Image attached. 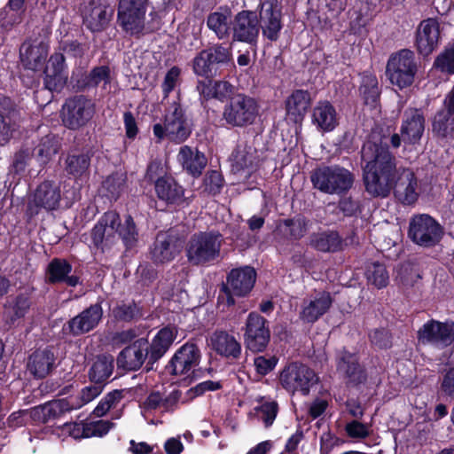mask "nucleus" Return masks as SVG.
Masks as SVG:
<instances>
[{
	"label": "nucleus",
	"mask_w": 454,
	"mask_h": 454,
	"mask_svg": "<svg viewBox=\"0 0 454 454\" xmlns=\"http://www.w3.org/2000/svg\"><path fill=\"white\" fill-rule=\"evenodd\" d=\"M255 412L260 419L262 420L266 427H270L278 411V404L276 401H264L259 407H256Z\"/></svg>",
	"instance_id": "6e6d98bb"
},
{
	"label": "nucleus",
	"mask_w": 454,
	"mask_h": 454,
	"mask_svg": "<svg viewBox=\"0 0 454 454\" xmlns=\"http://www.w3.org/2000/svg\"><path fill=\"white\" fill-rule=\"evenodd\" d=\"M259 29L264 37L275 42L278 39L282 29V15L278 4L273 0H265L259 13Z\"/></svg>",
	"instance_id": "aec40b11"
},
{
	"label": "nucleus",
	"mask_w": 454,
	"mask_h": 454,
	"mask_svg": "<svg viewBox=\"0 0 454 454\" xmlns=\"http://www.w3.org/2000/svg\"><path fill=\"white\" fill-rule=\"evenodd\" d=\"M125 184V177L122 174L114 173L108 176L102 183V192L110 200H117Z\"/></svg>",
	"instance_id": "09e8293b"
},
{
	"label": "nucleus",
	"mask_w": 454,
	"mask_h": 454,
	"mask_svg": "<svg viewBox=\"0 0 454 454\" xmlns=\"http://www.w3.org/2000/svg\"><path fill=\"white\" fill-rule=\"evenodd\" d=\"M96 113L95 103L84 95H75L66 99L61 109L63 125L70 130L86 127Z\"/></svg>",
	"instance_id": "6e6552de"
},
{
	"label": "nucleus",
	"mask_w": 454,
	"mask_h": 454,
	"mask_svg": "<svg viewBox=\"0 0 454 454\" xmlns=\"http://www.w3.org/2000/svg\"><path fill=\"white\" fill-rule=\"evenodd\" d=\"M309 245L323 253H337L342 251L346 246L344 239L336 231L312 233L309 237Z\"/></svg>",
	"instance_id": "c9c22d12"
},
{
	"label": "nucleus",
	"mask_w": 454,
	"mask_h": 454,
	"mask_svg": "<svg viewBox=\"0 0 454 454\" xmlns=\"http://www.w3.org/2000/svg\"><path fill=\"white\" fill-rule=\"evenodd\" d=\"M434 66L442 72L454 74V43L437 56Z\"/></svg>",
	"instance_id": "4d7b16f0"
},
{
	"label": "nucleus",
	"mask_w": 454,
	"mask_h": 454,
	"mask_svg": "<svg viewBox=\"0 0 454 454\" xmlns=\"http://www.w3.org/2000/svg\"><path fill=\"white\" fill-rule=\"evenodd\" d=\"M148 0H119L117 22L129 35H140L145 28Z\"/></svg>",
	"instance_id": "9d476101"
},
{
	"label": "nucleus",
	"mask_w": 454,
	"mask_h": 454,
	"mask_svg": "<svg viewBox=\"0 0 454 454\" xmlns=\"http://www.w3.org/2000/svg\"><path fill=\"white\" fill-rule=\"evenodd\" d=\"M451 114L442 110L434 118L432 132L434 137L440 139H448L454 136V121L450 118Z\"/></svg>",
	"instance_id": "a18cd8bd"
},
{
	"label": "nucleus",
	"mask_w": 454,
	"mask_h": 454,
	"mask_svg": "<svg viewBox=\"0 0 454 454\" xmlns=\"http://www.w3.org/2000/svg\"><path fill=\"white\" fill-rule=\"evenodd\" d=\"M417 70L414 53L404 49L390 57L386 74L393 85L403 89L412 84Z\"/></svg>",
	"instance_id": "1a4fd4ad"
},
{
	"label": "nucleus",
	"mask_w": 454,
	"mask_h": 454,
	"mask_svg": "<svg viewBox=\"0 0 454 454\" xmlns=\"http://www.w3.org/2000/svg\"><path fill=\"white\" fill-rule=\"evenodd\" d=\"M177 160L183 169L194 177L201 175L207 162L203 153L200 152L198 148L189 145H184L179 149Z\"/></svg>",
	"instance_id": "473e14b6"
},
{
	"label": "nucleus",
	"mask_w": 454,
	"mask_h": 454,
	"mask_svg": "<svg viewBox=\"0 0 454 454\" xmlns=\"http://www.w3.org/2000/svg\"><path fill=\"white\" fill-rule=\"evenodd\" d=\"M103 317V309L99 303H95L83 309L77 316L67 321L65 329L74 336L87 333L95 329Z\"/></svg>",
	"instance_id": "5701e85b"
},
{
	"label": "nucleus",
	"mask_w": 454,
	"mask_h": 454,
	"mask_svg": "<svg viewBox=\"0 0 454 454\" xmlns=\"http://www.w3.org/2000/svg\"><path fill=\"white\" fill-rule=\"evenodd\" d=\"M174 339V331L169 327L161 329L152 342L140 338L120 352L117 365L126 371H137L146 362V371H151L169 348Z\"/></svg>",
	"instance_id": "f03ea898"
},
{
	"label": "nucleus",
	"mask_w": 454,
	"mask_h": 454,
	"mask_svg": "<svg viewBox=\"0 0 454 454\" xmlns=\"http://www.w3.org/2000/svg\"><path fill=\"white\" fill-rule=\"evenodd\" d=\"M232 59L231 49L223 43H215L200 51L192 60L193 73L203 78H214L221 74V67Z\"/></svg>",
	"instance_id": "0eeeda50"
},
{
	"label": "nucleus",
	"mask_w": 454,
	"mask_h": 454,
	"mask_svg": "<svg viewBox=\"0 0 454 454\" xmlns=\"http://www.w3.org/2000/svg\"><path fill=\"white\" fill-rule=\"evenodd\" d=\"M184 240L175 231L159 232L150 247V259L156 265L172 262L183 248Z\"/></svg>",
	"instance_id": "2eb2a0df"
},
{
	"label": "nucleus",
	"mask_w": 454,
	"mask_h": 454,
	"mask_svg": "<svg viewBox=\"0 0 454 454\" xmlns=\"http://www.w3.org/2000/svg\"><path fill=\"white\" fill-rule=\"evenodd\" d=\"M61 200L60 186L54 181L45 180L35 189L33 199L29 202V209L43 208L47 211L55 210L59 207Z\"/></svg>",
	"instance_id": "a878e982"
},
{
	"label": "nucleus",
	"mask_w": 454,
	"mask_h": 454,
	"mask_svg": "<svg viewBox=\"0 0 454 454\" xmlns=\"http://www.w3.org/2000/svg\"><path fill=\"white\" fill-rule=\"evenodd\" d=\"M277 364L278 358L275 356H259L254 358V366L256 368V372L261 375L268 374L276 367Z\"/></svg>",
	"instance_id": "774afa93"
},
{
	"label": "nucleus",
	"mask_w": 454,
	"mask_h": 454,
	"mask_svg": "<svg viewBox=\"0 0 454 454\" xmlns=\"http://www.w3.org/2000/svg\"><path fill=\"white\" fill-rule=\"evenodd\" d=\"M418 340L423 345L446 348L454 342V323L431 319L418 331Z\"/></svg>",
	"instance_id": "dca6fc26"
},
{
	"label": "nucleus",
	"mask_w": 454,
	"mask_h": 454,
	"mask_svg": "<svg viewBox=\"0 0 454 454\" xmlns=\"http://www.w3.org/2000/svg\"><path fill=\"white\" fill-rule=\"evenodd\" d=\"M387 139L373 137L361 149L363 178L365 191L372 197H387L394 191L395 198L410 205L419 197L414 173L396 168L395 157L387 150Z\"/></svg>",
	"instance_id": "f257e3e1"
},
{
	"label": "nucleus",
	"mask_w": 454,
	"mask_h": 454,
	"mask_svg": "<svg viewBox=\"0 0 454 454\" xmlns=\"http://www.w3.org/2000/svg\"><path fill=\"white\" fill-rule=\"evenodd\" d=\"M259 35V20L255 12H239L232 21V38L247 43H254Z\"/></svg>",
	"instance_id": "4be33fe9"
},
{
	"label": "nucleus",
	"mask_w": 454,
	"mask_h": 454,
	"mask_svg": "<svg viewBox=\"0 0 454 454\" xmlns=\"http://www.w3.org/2000/svg\"><path fill=\"white\" fill-rule=\"evenodd\" d=\"M440 37L439 23L436 19L422 20L416 33V46L419 54L428 56L437 47Z\"/></svg>",
	"instance_id": "bb28decb"
},
{
	"label": "nucleus",
	"mask_w": 454,
	"mask_h": 454,
	"mask_svg": "<svg viewBox=\"0 0 454 454\" xmlns=\"http://www.w3.org/2000/svg\"><path fill=\"white\" fill-rule=\"evenodd\" d=\"M234 87L227 81L218 80L213 82V98L223 102L228 100L233 92Z\"/></svg>",
	"instance_id": "0e129e2a"
},
{
	"label": "nucleus",
	"mask_w": 454,
	"mask_h": 454,
	"mask_svg": "<svg viewBox=\"0 0 454 454\" xmlns=\"http://www.w3.org/2000/svg\"><path fill=\"white\" fill-rule=\"evenodd\" d=\"M102 390L103 385L97 383L83 387L76 397L68 399L69 404L72 405V410L79 409L86 403H90L98 395H99Z\"/></svg>",
	"instance_id": "603ef678"
},
{
	"label": "nucleus",
	"mask_w": 454,
	"mask_h": 454,
	"mask_svg": "<svg viewBox=\"0 0 454 454\" xmlns=\"http://www.w3.org/2000/svg\"><path fill=\"white\" fill-rule=\"evenodd\" d=\"M223 186V176L216 170L208 171L204 177L205 191L209 194H218Z\"/></svg>",
	"instance_id": "052dcab7"
},
{
	"label": "nucleus",
	"mask_w": 454,
	"mask_h": 454,
	"mask_svg": "<svg viewBox=\"0 0 454 454\" xmlns=\"http://www.w3.org/2000/svg\"><path fill=\"white\" fill-rule=\"evenodd\" d=\"M254 151L246 145H239L231 154V171L234 174L247 172V177L254 164Z\"/></svg>",
	"instance_id": "ea45409f"
},
{
	"label": "nucleus",
	"mask_w": 454,
	"mask_h": 454,
	"mask_svg": "<svg viewBox=\"0 0 454 454\" xmlns=\"http://www.w3.org/2000/svg\"><path fill=\"white\" fill-rule=\"evenodd\" d=\"M442 235V227L429 215H417L410 220L408 236L420 247H434Z\"/></svg>",
	"instance_id": "f8f14e48"
},
{
	"label": "nucleus",
	"mask_w": 454,
	"mask_h": 454,
	"mask_svg": "<svg viewBox=\"0 0 454 454\" xmlns=\"http://www.w3.org/2000/svg\"><path fill=\"white\" fill-rule=\"evenodd\" d=\"M20 54L21 60L27 66L35 69L45 60L48 54V45L43 42L36 44L25 42L20 46Z\"/></svg>",
	"instance_id": "58836bf2"
},
{
	"label": "nucleus",
	"mask_w": 454,
	"mask_h": 454,
	"mask_svg": "<svg viewBox=\"0 0 454 454\" xmlns=\"http://www.w3.org/2000/svg\"><path fill=\"white\" fill-rule=\"evenodd\" d=\"M256 280V272L253 267L244 266L232 269L223 284L221 291L223 293L229 306L235 304L233 296H246L248 294Z\"/></svg>",
	"instance_id": "ddd939ff"
},
{
	"label": "nucleus",
	"mask_w": 454,
	"mask_h": 454,
	"mask_svg": "<svg viewBox=\"0 0 454 454\" xmlns=\"http://www.w3.org/2000/svg\"><path fill=\"white\" fill-rule=\"evenodd\" d=\"M113 370L114 357L106 355L98 356L90 369V380L91 382L103 385L112 375Z\"/></svg>",
	"instance_id": "37998d69"
},
{
	"label": "nucleus",
	"mask_w": 454,
	"mask_h": 454,
	"mask_svg": "<svg viewBox=\"0 0 454 454\" xmlns=\"http://www.w3.org/2000/svg\"><path fill=\"white\" fill-rule=\"evenodd\" d=\"M200 351L194 343H185L175 353L167 369L173 375H184L199 364Z\"/></svg>",
	"instance_id": "393cba45"
},
{
	"label": "nucleus",
	"mask_w": 454,
	"mask_h": 454,
	"mask_svg": "<svg viewBox=\"0 0 454 454\" xmlns=\"http://www.w3.org/2000/svg\"><path fill=\"white\" fill-rule=\"evenodd\" d=\"M314 188L326 194L340 195L348 192L355 181V176L348 169L339 165L321 166L310 175Z\"/></svg>",
	"instance_id": "20e7f679"
},
{
	"label": "nucleus",
	"mask_w": 454,
	"mask_h": 454,
	"mask_svg": "<svg viewBox=\"0 0 454 454\" xmlns=\"http://www.w3.org/2000/svg\"><path fill=\"white\" fill-rule=\"evenodd\" d=\"M55 363L54 354L48 349L36 350L29 356L27 370L35 378H44L52 370Z\"/></svg>",
	"instance_id": "e433bc0d"
},
{
	"label": "nucleus",
	"mask_w": 454,
	"mask_h": 454,
	"mask_svg": "<svg viewBox=\"0 0 454 454\" xmlns=\"http://www.w3.org/2000/svg\"><path fill=\"white\" fill-rule=\"evenodd\" d=\"M260 115L257 100L245 93L232 95L225 103L222 121L231 128L246 129L255 123Z\"/></svg>",
	"instance_id": "7ed1b4c3"
},
{
	"label": "nucleus",
	"mask_w": 454,
	"mask_h": 454,
	"mask_svg": "<svg viewBox=\"0 0 454 454\" xmlns=\"http://www.w3.org/2000/svg\"><path fill=\"white\" fill-rule=\"evenodd\" d=\"M368 281L377 288L385 287L388 284L389 276L384 264L380 262L371 263L366 270Z\"/></svg>",
	"instance_id": "3c124183"
},
{
	"label": "nucleus",
	"mask_w": 454,
	"mask_h": 454,
	"mask_svg": "<svg viewBox=\"0 0 454 454\" xmlns=\"http://www.w3.org/2000/svg\"><path fill=\"white\" fill-rule=\"evenodd\" d=\"M278 230L287 239L297 240L302 238L307 231V221L303 217L283 220Z\"/></svg>",
	"instance_id": "49530a36"
},
{
	"label": "nucleus",
	"mask_w": 454,
	"mask_h": 454,
	"mask_svg": "<svg viewBox=\"0 0 454 454\" xmlns=\"http://www.w3.org/2000/svg\"><path fill=\"white\" fill-rule=\"evenodd\" d=\"M318 380L315 372L307 365L300 363H291L286 365L279 375V381L283 388L294 394L297 391L303 395L309 394V389Z\"/></svg>",
	"instance_id": "9b49d317"
},
{
	"label": "nucleus",
	"mask_w": 454,
	"mask_h": 454,
	"mask_svg": "<svg viewBox=\"0 0 454 454\" xmlns=\"http://www.w3.org/2000/svg\"><path fill=\"white\" fill-rule=\"evenodd\" d=\"M208 346L216 354L226 358L239 359L241 356V344L224 330H215L208 339Z\"/></svg>",
	"instance_id": "c85d7f7f"
},
{
	"label": "nucleus",
	"mask_w": 454,
	"mask_h": 454,
	"mask_svg": "<svg viewBox=\"0 0 454 454\" xmlns=\"http://www.w3.org/2000/svg\"><path fill=\"white\" fill-rule=\"evenodd\" d=\"M59 145L55 137L48 135L43 137L38 145L31 150L40 167L46 165L59 152Z\"/></svg>",
	"instance_id": "c03bdc74"
},
{
	"label": "nucleus",
	"mask_w": 454,
	"mask_h": 454,
	"mask_svg": "<svg viewBox=\"0 0 454 454\" xmlns=\"http://www.w3.org/2000/svg\"><path fill=\"white\" fill-rule=\"evenodd\" d=\"M31 306V301L28 295L20 294L17 295L12 305L7 308V314L11 322L22 318L27 313Z\"/></svg>",
	"instance_id": "864d4df0"
},
{
	"label": "nucleus",
	"mask_w": 454,
	"mask_h": 454,
	"mask_svg": "<svg viewBox=\"0 0 454 454\" xmlns=\"http://www.w3.org/2000/svg\"><path fill=\"white\" fill-rule=\"evenodd\" d=\"M114 13V9L101 0H88L82 6L84 26L92 33L105 31Z\"/></svg>",
	"instance_id": "f3484780"
},
{
	"label": "nucleus",
	"mask_w": 454,
	"mask_h": 454,
	"mask_svg": "<svg viewBox=\"0 0 454 454\" xmlns=\"http://www.w3.org/2000/svg\"><path fill=\"white\" fill-rule=\"evenodd\" d=\"M425 131V116L421 110L409 108L403 113L401 136L406 144H418Z\"/></svg>",
	"instance_id": "cd10ccee"
},
{
	"label": "nucleus",
	"mask_w": 454,
	"mask_h": 454,
	"mask_svg": "<svg viewBox=\"0 0 454 454\" xmlns=\"http://www.w3.org/2000/svg\"><path fill=\"white\" fill-rule=\"evenodd\" d=\"M270 340L269 322L257 312H250L244 328V343L253 353L263 352Z\"/></svg>",
	"instance_id": "4468645a"
},
{
	"label": "nucleus",
	"mask_w": 454,
	"mask_h": 454,
	"mask_svg": "<svg viewBox=\"0 0 454 454\" xmlns=\"http://www.w3.org/2000/svg\"><path fill=\"white\" fill-rule=\"evenodd\" d=\"M231 24V12L228 9L211 12L207 18V27L215 33L219 40L229 37Z\"/></svg>",
	"instance_id": "4c0bfd02"
},
{
	"label": "nucleus",
	"mask_w": 454,
	"mask_h": 454,
	"mask_svg": "<svg viewBox=\"0 0 454 454\" xmlns=\"http://www.w3.org/2000/svg\"><path fill=\"white\" fill-rule=\"evenodd\" d=\"M311 95L308 90H294L285 102L287 118L294 123L301 122L311 106Z\"/></svg>",
	"instance_id": "7c9ffc66"
},
{
	"label": "nucleus",
	"mask_w": 454,
	"mask_h": 454,
	"mask_svg": "<svg viewBox=\"0 0 454 454\" xmlns=\"http://www.w3.org/2000/svg\"><path fill=\"white\" fill-rule=\"evenodd\" d=\"M59 52L71 58H82L85 52L83 44L76 40L63 41L59 46Z\"/></svg>",
	"instance_id": "69168bd1"
},
{
	"label": "nucleus",
	"mask_w": 454,
	"mask_h": 454,
	"mask_svg": "<svg viewBox=\"0 0 454 454\" xmlns=\"http://www.w3.org/2000/svg\"><path fill=\"white\" fill-rule=\"evenodd\" d=\"M120 237L127 248L136 246L138 240V232L130 215H128L123 223L117 226V238Z\"/></svg>",
	"instance_id": "8fccbe9b"
},
{
	"label": "nucleus",
	"mask_w": 454,
	"mask_h": 454,
	"mask_svg": "<svg viewBox=\"0 0 454 454\" xmlns=\"http://www.w3.org/2000/svg\"><path fill=\"white\" fill-rule=\"evenodd\" d=\"M113 315L116 320L130 322L143 317L140 308L134 302H121L113 309Z\"/></svg>",
	"instance_id": "de8ad7c7"
},
{
	"label": "nucleus",
	"mask_w": 454,
	"mask_h": 454,
	"mask_svg": "<svg viewBox=\"0 0 454 454\" xmlns=\"http://www.w3.org/2000/svg\"><path fill=\"white\" fill-rule=\"evenodd\" d=\"M191 133L192 122L178 102H173L167 109L163 125L157 123L153 126V134L159 140L167 137L172 142L182 143Z\"/></svg>",
	"instance_id": "423d86ee"
},
{
	"label": "nucleus",
	"mask_w": 454,
	"mask_h": 454,
	"mask_svg": "<svg viewBox=\"0 0 454 454\" xmlns=\"http://www.w3.org/2000/svg\"><path fill=\"white\" fill-rule=\"evenodd\" d=\"M312 123L323 132H329L338 125V115L335 107L329 101H319L312 109Z\"/></svg>",
	"instance_id": "72a5a7b5"
},
{
	"label": "nucleus",
	"mask_w": 454,
	"mask_h": 454,
	"mask_svg": "<svg viewBox=\"0 0 454 454\" xmlns=\"http://www.w3.org/2000/svg\"><path fill=\"white\" fill-rule=\"evenodd\" d=\"M117 226H120V215L114 211L106 212L91 231L93 245L104 252L117 240Z\"/></svg>",
	"instance_id": "a211bd4d"
},
{
	"label": "nucleus",
	"mask_w": 454,
	"mask_h": 454,
	"mask_svg": "<svg viewBox=\"0 0 454 454\" xmlns=\"http://www.w3.org/2000/svg\"><path fill=\"white\" fill-rule=\"evenodd\" d=\"M335 360L337 372L345 380L347 385L357 386L366 381V372L355 353L343 348L337 352Z\"/></svg>",
	"instance_id": "6ab92c4d"
},
{
	"label": "nucleus",
	"mask_w": 454,
	"mask_h": 454,
	"mask_svg": "<svg viewBox=\"0 0 454 454\" xmlns=\"http://www.w3.org/2000/svg\"><path fill=\"white\" fill-rule=\"evenodd\" d=\"M24 3L25 0H9L8 4L5 8L6 15L8 20L6 23L8 25H13L19 23L21 20V15L24 12Z\"/></svg>",
	"instance_id": "e2e57ef3"
},
{
	"label": "nucleus",
	"mask_w": 454,
	"mask_h": 454,
	"mask_svg": "<svg viewBox=\"0 0 454 454\" xmlns=\"http://www.w3.org/2000/svg\"><path fill=\"white\" fill-rule=\"evenodd\" d=\"M370 340L373 346L387 349L392 346V334L385 328L374 329L370 333Z\"/></svg>",
	"instance_id": "680f3d73"
},
{
	"label": "nucleus",
	"mask_w": 454,
	"mask_h": 454,
	"mask_svg": "<svg viewBox=\"0 0 454 454\" xmlns=\"http://www.w3.org/2000/svg\"><path fill=\"white\" fill-rule=\"evenodd\" d=\"M90 160L91 153L90 152L69 153L65 160V169L74 178L82 177L88 173Z\"/></svg>",
	"instance_id": "a19ab883"
},
{
	"label": "nucleus",
	"mask_w": 454,
	"mask_h": 454,
	"mask_svg": "<svg viewBox=\"0 0 454 454\" xmlns=\"http://www.w3.org/2000/svg\"><path fill=\"white\" fill-rule=\"evenodd\" d=\"M332 304L330 293L319 292L302 301L299 317L304 323L313 324L330 309Z\"/></svg>",
	"instance_id": "b1692460"
},
{
	"label": "nucleus",
	"mask_w": 454,
	"mask_h": 454,
	"mask_svg": "<svg viewBox=\"0 0 454 454\" xmlns=\"http://www.w3.org/2000/svg\"><path fill=\"white\" fill-rule=\"evenodd\" d=\"M21 120V110L10 98H0V145L12 137Z\"/></svg>",
	"instance_id": "412c9836"
},
{
	"label": "nucleus",
	"mask_w": 454,
	"mask_h": 454,
	"mask_svg": "<svg viewBox=\"0 0 454 454\" xmlns=\"http://www.w3.org/2000/svg\"><path fill=\"white\" fill-rule=\"evenodd\" d=\"M65 56L63 53L55 52L51 56L44 69V86L49 90H60L67 81L65 72Z\"/></svg>",
	"instance_id": "c756f323"
},
{
	"label": "nucleus",
	"mask_w": 454,
	"mask_h": 454,
	"mask_svg": "<svg viewBox=\"0 0 454 454\" xmlns=\"http://www.w3.org/2000/svg\"><path fill=\"white\" fill-rule=\"evenodd\" d=\"M223 237L219 232L200 231L193 234L185 246L187 261L194 266L205 265L217 260Z\"/></svg>",
	"instance_id": "39448f33"
},
{
	"label": "nucleus",
	"mask_w": 454,
	"mask_h": 454,
	"mask_svg": "<svg viewBox=\"0 0 454 454\" xmlns=\"http://www.w3.org/2000/svg\"><path fill=\"white\" fill-rule=\"evenodd\" d=\"M114 427V423L109 420H97L87 422V435L89 437H101L106 434Z\"/></svg>",
	"instance_id": "338daca9"
},
{
	"label": "nucleus",
	"mask_w": 454,
	"mask_h": 454,
	"mask_svg": "<svg viewBox=\"0 0 454 454\" xmlns=\"http://www.w3.org/2000/svg\"><path fill=\"white\" fill-rule=\"evenodd\" d=\"M101 82L105 85L110 82V68L107 66L92 68L86 78V85L90 87H96Z\"/></svg>",
	"instance_id": "bf43d9fd"
},
{
	"label": "nucleus",
	"mask_w": 454,
	"mask_h": 454,
	"mask_svg": "<svg viewBox=\"0 0 454 454\" xmlns=\"http://www.w3.org/2000/svg\"><path fill=\"white\" fill-rule=\"evenodd\" d=\"M34 153L29 148L20 149L13 155L12 163L10 167V172L14 174H21L28 166Z\"/></svg>",
	"instance_id": "13d9d810"
},
{
	"label": "nucleus",
	"mask_w": 454,
	"mask_h": 454,
	"mask_svg": "<svg viewBox=\"0 0 454 454\" xmlns=\"http://www.w3.org/2000/svg\"><path fill=\"white\" fill-rule=\"evenodd\" d=\"M154 188L158 199L167 204L180 205L185 200L184 189L172 177L158 178Z\"/></svg>",
	"instance_id": "f704fd0d"
},
{
	"label": "nucleus",
	"mask_w": 454,
	"mask_h": 454,
	"mask_svg": "<svg viewBox=\"0 0 454 454\" xmlns=\"http://www.w3.org/2000/svg\"><path fill=\"white\" fill-rule=\"evenodd\" d=\"M43 405L47 422L60 417L67 411H72V405L69 404L67 399L53 400Z\"/></svg>",
	"instance_id": "5fc2aeb1"
},
{
	"label": "nucleus",
	"mask_w": 454,
	"mask_h": 454,
	"mask_svg": "<svg viewBox=\"0 0 454 454\" xmlns=\"http://www.w3.org/2000/svg\"><path fill=\"white\" fill-rule=\"evenodd\" d=\"M359 92L365 105L374 108L380 99V87L377 77L368 72L362 74Z\"/></svg>",
	"instance_id": "79ce46f5"
},
{
	"label": "nucleus",
	"mask_w": 454,
	"mask_h": 454,
	"mask_svg": "<svg viewBox=\"0 0 454 454\" xmlns=\"http://www.w3.org/2000/svg\"><path fill=\"white\" fill-rule=\"evenodd\" d=\"M72 265L65 259H52L45 270V280L48 284L65 283L68 286H76L79 284V278L70 275Z\"/></svg>",
	"instance_id": "2f4dec72"
}]
</instances>
